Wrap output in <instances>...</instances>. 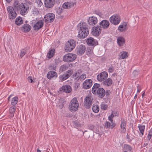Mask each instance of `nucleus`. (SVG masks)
<instances>
[{
    "label": "nucleus",
    "instance_id": "09e8293b",
    "mask_svg": "<svg viewBox=\"0 0 152 152\" xmlns=\"http://www.w3.org/2000/svg\"><path fill=\"white\" fill-rule=\"evenodd\" d=\"M107 105L104 104H102L101 106V108L102 109H103L104 110H106L107 109Z\"/></svg>",
    "mask_w": 152,
    "mask_h": 152
},
{
    "label": "nucleus",
    "instance_id": "a211bd4d",
    "mask_svg": "<svg viewBox=\"0 0 152 152\" xmlns=\"http://www.w3.org/2000/svg\"><path fill=\"white\" fill-rule=\"evenodd\" d=\"M86 47L84 45H81L78 46L77 48L76 51L78 55H82L85 52Z\"/></svg>",
    "mask_w": 152,
    "mask_h": 152
},
{
    "label": "nucleus",
    "instance_id": "58836bf2",
    "mask_svg": "<svg viewBox=\"0 0 152 152\" xmlns=\"http://www.w3.org/2000/svg\"><path fill=\"white\" fill-rule=\"evenodd\" d=\"M86 77V75L85 74H83L79 77H77L75 79L77 80H84Z\"/></svg>",
    "mask_w": 152,
    "mask_h": 152
},
{
    "label": "nucleus",
    "instance_id": "412c9836",
    "mask_svg": "<svg viewBox=\"0 0 152 152\" xmlns=\"http://www.w3.org/2000/svg\"><path fill=\"white\" fill-rule=\"evenodd\" d=\"M99 25H100L99 26L101 28H102L104 29H106L108 27L110 23L108 20H103L99 23Z\"/></svg>",
    "mask_w": 152,
    "mask_h": 152
},
{
    "label": "nucleus",
    "instance_id": "c85d7f7f",
    "mask_svg": "<svg viewBox=\"0 0 152 152\" xmlns=\"http://www.w3.org/2000/svg\"><path fill=\"white\" fill-rule=\"evenodd\" d=\"M128 56V54L127 52L126 51H122L120 53V55L119 59H123L127 58Z\"/></svg>",
    "mask_w": 152,
    "mask_h": 152
},
{
    "label": "nucleus",
    "instance_id": "13d9d810",
    "mask_svg": "<svg viewBox=\"0 0 152 152\" xmlns=\"http://www.w3.org/2000/svg\"><path fill=\"white\" fill-rule=\"evenodd\" d=\"M106 98H104L105 99V102L106 103L109 102H110V100L109 98V96H106Z\"/></svg>",
    "mask_w": 152,
    "mask_h": 152
},
{
    "label": "nucleus",
    "instance_id": "ddd939ff",
    "mask_svg": "<svg viewBox=\"0 0 152 152\" xmlns=\"http://www.w3.org/2000/svg\"><path fill=\"white\" fill-rule=\"evenodd\" d=\"M92 99L91 96H86L84 101V104L85 107L86 109H89L90 108L92 104Z\"/></svg>",
    "mask_w": 152,
    "mask_h": 152
},
{
    "label": "nucleus",
    "instance_id": "f3484780",
    "mask_svg": "<svg viewBox=\"0 0 152 152\" xmlns=\"http://www.w3.org/2000/svg\"><path fill=\"white\" fill-rule=\"evenodd\" d=\"M88 23L90 26H94L97 23V18L94 16L89 17L88 19Z\"/></svg>",
    "mask_w": 152,
    "mask_h": 152
},
{
    "label": "nucleus",
    "instance_id": "6ab92c4d",
    "mask_svg": "<svg viewBox=\"0 0 152 152\" xmlns=\"http://www.w3.org/2000/svg\"><path fill=\"white\" fill-rule=\"evenodd\" d=\"M55 3V0H45V5L47 8H52L54 6Z\"/></svg>",
    "mask_w": 152,
    "mask_h": 152
},
{
    "label": "nucleus",
    "instance_id": "5701e85b",
    "mask_svg": "<svg viewBox=\"0 0 152 152\" xmlns=\"http://www.w3.org/2000/svg\"><path fill=\"white\" fill-rule=\"evenodd\" d=\"M63 91L66 93H69L72 91V89L70 86L69 85H66L62 86L61 88Z\"/></svg>",
    "mask_w": 152,
    "mask_h": 152
},
{
    "label": "nucleus",
    "instance_id": "393cba45",
    "mask_svg": "<svg viewBox=\"0 0 152 152\" xmlns=\"http://www.w3.org/2000/svg\"><path fill=\"white\" fill-rule=\"evenodd\" d=\"M113 83L112 80L110 78L106 79L102 82L103 84L106 86H111Z\"/></svg>",
    "mask_w": 152,
    "mask_h": 152
},
{
    "label": "nucleus",
    "instance_id": "cd10ccee",
    "mask_svg": "<svg viewBox=\"0 0 152 152\" xmlns=\"http://www.w3.org/2000/svg\"><path fill=\"white\" fill-rule=\"evenodd\" d=\"M55 53V49H52L47 53L46 57L49 59H50L53 57Z\"/></svg>",
    "mask_w": 152,
    "mask_h": 152
},
{
    "label": "nucleus",
    "instance_id": "f257e3e1",
    "mask_svg": "<svg viewBox=\"0 0 152 152\" xmlns=\"http://www.w3.org/2000/svg\"><path fill=\"white\" fill-rule=\"evenodd\" d=\"M78 26L79 28L78 30V37L81 39H83L86 38L89 33V29L88 26L86 23H80Z\"/></svg>",
    "mask_w": 152,
    "mask_h": 152
},
{
    "label": "nucleus",
    "instance_id": "a878e982",
    "mask_svg": "<svg viewBox=\"0 0 152 152\" xmlns=\"http://www.w3.org/2000/svg\"><path fill=\"white\" fill-rule=\"evenodd\" d=\"M31 29V26L28 24H24L22 26V30L25 32H29Z\"/></svg>",
    "mask_w": 152,
    "mask_h": 152
},
{
    "label": "nucleus",
    "instance_id": "2eb2a0df",
    "mask_svg": "<svg viewBox=\"0 0 152 152\" xmlns=\"http://www.w3.org/2000/svg\"><path fill=\"white\" fill-rule=\"evenodd\" d=\"M55 18V15L52 13H49L45 15L44 19L45 22L49 23L52 22Z\"/></svg>",
    "mask_w": 152,
    "mask_h": 152
},
{
    "label": "nucleus",
    "instance_id": "72a5a7b5",
    "mask_svg": "<svg viewBox=\"0 0 152 152\" xmlns=\"http://www.w3.org/2000/svg\"><path fill=\"white\" fill-rule=\"evenodd\" d=\"M23 23V21L21 17H18L15 19V23L16 25L18 26H20Z\"/></svg>",
    "mask_w": 152,
    "mask_h": 152
},
{
    "label": "nucleus",
    "instance_id": "bf43d9fd",
    "mask_svg": "<svg viewBox=\"0 0 152 152\" xmlns=\"http://www.w3.org/2000/svg\"><path fill=\"white\" fill-rule=\"evenodd\" d=\"M75 124L76 126L77 127H80L81 126V124H80L77 123V122H75Z\"/></svg>",
    "mask_w": 152,
    "mask_h": 152
},
{
    "label": "nucleus",
    "instance_id": "338daca9",
    "mask_svg": "<svg viewBox=\"0 0 152 152\" xmlns=\"http://www.w3.org/2000/svg\"><path fill=\"white\" fill-rule=\"evenodd\" d=\"M142 95H145L144 94H145V92L144 91H143L142 92Z\"/></svg>",
    "mask_w": 152,
    "mask_h": 152
},
{
    "label": "nucleus",
    "instance_id": "c756f323",
    "mask_svg": "<svg viewBox=\"0 0 152 152\" xmlns=\"http://www.w3.org/2000/svg\"><path fill=\"white\" fill-rule=\"evenodd\" d=\"M126 121L124 120H122L120 126L121 128L123 129V130L121 132V133H124L126 132Z\"/></svg>",
    "mask_w": 152,
    "mask_h": 152
},
{
    "label": "nucleus",
    "instance_id": "c9c22d12",
    "mask_svg": "<svg viewBox=\"0 0 152 152\" xmlns=\"http://www.w3.org/2000/svg\"><path fill=\"white\" fill-rule=\"evenodd\" d=\"M139 130L142 136L143 135V133L144 131L145 126L144 125L142 126L139 124L138 126Z\"/></svg>",
    "mask_w": 152,
    "mask_h": 152
},
{
    "label": "nucleus",
    "instance_id": "c03bdc74",
    "mask_svg": "<svg viewBox=\"0 0 152 152\" xmlns=\"http://www.w3.org/2000/svg\"><path fill=\"white\" fill-rule=\"evenodd\" d=\"M27 52V50L24 49H22L21 50L20 53V56L21 58H22L23 57L25 54Z\"/></svg>",
    "mask_w": 152,
    "mask_h": 152
},
{
    "label": "nucleus",
    "instance_id": "20e7f679",
    "mask_svg": "<svg viewBox=\"0 0 152 152\" xmlns=\"http://www.w3.org/2000/svg\"><path fill=\"white\" fill-rule=\"evenodd\" d=\"M31 25L33 27L34 30L37 31L43 26L44 22L41 20L38 21L34 20L32 21Z\"/></svg>",
    "mask_w": 152,
    "mask_h": 152
},
{
    "label": "nucleus",
    "instance_id": "69168bd1",
    "mask_svg": "<svg viewBox=\"0 0 152 152\" xmlns=\"http://www.w3.org/2000/svg\"><path fill=\"white\" fill-rule=\"evenodd\" d=\"M7 2H10L11 1V0H6Z\"/></svg>",
    "mask_w": 152,
    "mask_h": 152
},
{
    "label": "nucleus",
    "instance_id": "aec40b11",
    "mask_svg": "<svg viewBox=\"0 0 152 152\" xmlns=\"http://www.w3.org/2000/svg\"><path fill=\"white\" fill-rule=\"evenodd\" d=\"M127 24L126 22H124L121 23L118 28V31L121 32L125 31L127 29Z\"/></svg>",
    "mask_w": 152,
    "mask_h": 152
},
{
    "label": "nucleus",
    "instance_id": "49530a36",
    "mask_svg": "<svg viewBox=\"0 0 152 152\" xmlns=\"http://www.w3.org/2000/svg\"><path fill=\"white\" fill-rule=\"evenodd\" d=\"M56 12L58 15H60L63 11V9L61 7H59L56 9Z\"/></svg>",
    "mask_w": 152,
    "mask_h": 152
},
{
    "label": "nucleus",
    "instance_id": "f704fd0d",
    "mask_svg": "<svg viewBox=\"0 0 152 152\" xmlns=\"http://www.w3.org/2000/svg\"><path fill=\"white\" fill-rule=\"evenodd\" d=\"M80 84L75 82L72 84V88L73 90L74 91H77L79 89Z\"/></svg>",
    "mask_w": 152,
    "mask_h": 152
},
{
    "label": "nucleus",
    "instance_id": "052dcab7",
    "mask_svg": "<svg viewBox=\"0 0 152 152\" xmlns=\"http://www.w3.org/2000/svg\"><path fill=\"white\" fill-rule=\"evenodd\" d=\"M108 119L109 121H110L111 122V123H113V119H112V118L110 116H109L108 117Z\"/></svg>",
    "mask_w": 152,
    "mask_h": 152
},
{
    "label": "nucleus",
    "instance_id": "f03ea898",
    "mask_svg": "<svg viewBox=\"0 0 152 152\" xmlns=\"http://www.w3.org/2000/svg\"><path fill=\"white\" fill-rule=\"evenodd\" d=\"M100 84L95 83L93 86L92 91L94 94L105 95V91L103 88H101Z\"/></svg>",
    "mask_w": 152,
    "mask_h": 152
},
{
    "label": "nucleus",
    "instance_id": "6e6552de",
    "mask_svg": "<svg viewBox=\"0 0 152 152\" xmlns=\"http://www.w3.org/2000/svg\"><path fill=\"white\" fill-rule=\"evenodd\" d=\"M29 9V7L27 3H21V7L19 11L21 15H24L28 13Z\"/></svg>",
    "mask_w": 152,
    "mask_h": 152
},
{
    "label": "nucleus",
    "instance_id": "473e14b6",
    "mask_svg": "<svg viewBox=\"0 0 152 152\" xmlns=\"http://www.w3.org/2000/svg\"><path fill=\"white\" fill-rule=\"evenodd\" d=\"M68 76V75H66V74L64 73L59 76V79L61 81L63 82L69 78Z\"/></svg>",
    "mask_w": 152,
    "mask_h": 152
},
{
    "label": "nucleus",
    "instance_id": "7c9ffc66",
    "mask_svg": "<svg viewBox=\"0 0 152 152\" xmlns=\"http://www.w3.org/2000/svg\"><path fill=\"white\" fill-rule=\"evenodd\" d=\"M115 124L113 123H110L108 121H106L104 123V126L106 128H113L115 126Z\"/></svg>",
    "mask_w": 152,
    "mask_h": 152
},
{
    "label": "nucleus",
    "instance_id": "774afa93",
    "mask_svg": "<svg viewBox=\"0 0 152 152\" xmlns=\"http://www.w3.org/2000/svg\"><path fill=\"white\" fill-rule=\"evenodd\" d=\"M37 152H41V151L39 149H38L37 150Z\"/></svg>",
    "mask_w": 152,
    "mask_h": 152
},
{
    "label": "nucleus",
    "instance_id": "4d7b16f0",
    "mask_svg": "<svg viewBox=\"0 0 152 152\" xmlns=\"http://www.w3.org/2000/svg\"><path fill=\"white\" fill-rule=\"evenodd\" d=\"M111 93L110 91L109 90H107L105 91L106 95H110Z\"/></svg>",
    "mask_w": 152,
    "mask_h": 152
},
{
    "label": "nucleus",
    "instance_id": "79ce46f5",
    "mask_svg": "<svg viewBox=\"0 0 152 152\" xmlns=\"http://www.w3.org/2000/svg\"><path fill=\"white\" fill-rule=\"evenodd\" d=\"M99 110V107L98 105H94L92 107V110L95 113H97Z\"/></svg>",
    "mask_w": 152,
    "mask_h": 152
},
{
    "label": "nucleus",
    "instance_id": "4468645a",
    "mask_svg": "<svg viewBox=\"0 0 152 152\" xmlns=\"http://www.w3.org/2000/svg\"><path fill=\"white\" fill-rule=\"evenodd\" d=\"M75 0H70L64 3L62 5V7L64 9H68L72 7L75 4Z\"/></svg>",
    "mask_w": 152,
    "mask_h": 152
},
{
    "label": "nucleus",
    "instance_id": "dca6fc26",
    "mask_svg": "<svg viewBox=\"0 0 152 152\" xmlns=\"http://www.w3.org/2000/svg\"><path fill=\"white\" fill-rule=\"evenodd\" d=\"M93 81L91 79L86 80L83 84V88L85 89L89 88L93 85Z\"/></svg>",
    "mask_w": 152,
    "mask_h": 152
},
{
    "label": "nucleus",
    "instance_id": "37998d69",
    "mask_svg": "<svg viewBox=\"0 0 152 152\" xmlns=\"http://www.w3.org/2000/svg\"><path fill=\"white\" fill-rule=\"evenodd\" d=\"M65 102L66 101L64 99L61 98L59 100V102L61 105H59V106L61 108L63 107L64 104V102Z\"/></svg>",
    "mask_w": 152,
    "mask_h": 152
},
{
    "label": "nucleus",
    "instance_id": "1a4fd4ad",
    "mask_svg": "<svg viewBox=\"0 0 152 152\" xmlns=\"http://www.w3.org/2000/svg\"><path fill=\"white\" fill-rule=\"evenodd\" d=\"M111 23L114 25H118L121 21L120 18L118 15H114L110 18Z\"/></svg>",
    "mask_w": 152,
    "mask_h": 152
},
{
    "label": "nucleus",
    "instance_id": "5fc2aeb1",
    "mask_svg": "<svg viewBox=\"0 0 152 152\" xmlns=\"http://www.w3.org/2000/svg\"><path fill=\"white\" fill-rule=\"evenodd\" d=\"M28 81L30 83H32L33 82L32 77L31 76H29L28 78Z\"/></svg>",
    "mask_w": 152,
    "mask_h": 152
},
{
    "label": "nucleus",
    "instance_id": "a18cd8bd",
    "mask_svg": "<svg viewBox=\"0 0 152 152\" xmlns=\"http://www.w3.org/2000/svg\"><path fill=\"white\" fill-rule=\"evenodd\" d=\"M73 71L72 70H69L67 71L66 73V75H68V77H69L73 74Z\"/></svg>",
    "mask_w": 152,
    "mask_h": 152
},
{
    "label": "nucleus",
    "instance_id": "680f3d73",
    "mask_svg": "<svg viewBox=\"0 0 152 152\" xmlns=\"http://www.w3.org/2000/svg\"><path fill=\"white\" fill-rule=\"evenodd\" d=\"M112 113L113 114H114V116H116L117 114V113L116 112H112Z\"/></svg>",
    "mask_w": 152,
    "mask_h": 152
},
{
    "label": "nucleus",
    "instance_id": "9d476101",
    "mask_svg": "<svg viewBox=\"0 0 152 152\" xmlns=\"http://www.w3.org/2000/svg\"><path fill=\"white\" fill-rule=\"evenodd\" d=\"M88 45L92 48L94 47L98 44L97 41L92 37L88 38L86 40Z\"/></svg>",
    "mask_w": 152,
    "mask_h": 152
},
{
    "label": "nucleus",
    "instance_id": "4be33fe9",
    "mask_svg": "<svg viewBox=\"0 0 152 152\" xmlns=\"http://www.w3.org/2000/svg\"><path fill=\"white\" fill-rule=\"evenodd\" d=\"M47 77L48 79L50 80L52 78H56L57 77V74L55 71H50L48 72Z\"/></svg>",
    "mask_w": 152,
    "mask_h": 152
},
{
    "label": "nucleus",
    "instance_id": "9b49d317",
    "mask_svg": "<svg viewBox=\"0 0 152 152\" xmlns=\"http://www.w3.org/2000/svg\"><path fill=\"white\" fill-rule=\"evenodd\" d=\"M107 72L106 71H103L99 73L97 76V79L99 82L103 81L108 77Z\"/></svg>",
    "mask_w": 152,
    "mask_h": 152
},
{
    "label": "nucleus",
    "instance_id": "e433bc0d",
    "mask_svg": "<svg viewBox=\"0 0 152 152\" xmlns=\"http://www.w3.org/2000/svg\"><path fill=\"white\" fill-rule=\"evenodd\" d=\"M18 101V97L17 96H15L12 99L11 102L13 106H15V105L17 104Z\"/></svg>",
    "mask_w": 152,
    "mask_h": 152
},
{
    "label": "nucleus",
    "instance_id": "de8ad7c7",
    "mask_svg": "<svg viewBox=\"0 0 152 152\" xmlns=\"http://www.w3.org/2000/svg\"><path fill=\"white\" fill-rule=\"evenodd\" d=\"M114 66H111L109 67L108 69V72L109 73H112L114 71Z\"/></svg>",
    "mask_w": 152,
    "mask_h": 152
},
{
    "label": "nucleus",
    "instance_id": "6e6d98bb",
    "mask_svg": "<svg viewBox=\"0 0 152 152\" xmlns=\"http://www.w3.org/2000/svg\"><path fill=\"white\" fill-rule=\"evenodd\" d=\"M141 90L140 87L138 85L137 86V94H138V92H140Z\"/></svg>",
    "mask_w": 152,
    "mask_h": 152
},
{
    "label": "nucleus",
    "instance_id": "a19ab883",
    "mask_svg": "<svg viewBox=\"0 0 152 152\" xmlns=\"http://www.w3.org/2000/svg\"><path fill=\"white\" fill-rule=\"evenodd\" d=\"M124 148L125 150L130 152L131 151L132 148L131 147L128 145L125 144L124 145Z\"/></svg>",
    "mask_w": 152,
    "mask_h": 152
},
{
    "label": "nucleus",
    "instance_id": "8fccbe9b",
    "mask_svg": "<svg viewBox=\"0 0 152 152\" xmlns=\"http://www.w3.org/2000/svg\"><path fill=\"white\" fill-rule=\"evenodd\" d=\"M49 68L50 70H54L56 69V66L53 64H51L49 66Z\"/></svg>",
    "mask_w": 152,
    "mask_h": 152
},
{
    "label": "nucleus",
    "instance_id": "423d86ee",
    "mask_svg": "<svg viewBox=\"0 0 152 152\" xmlns=\"http://www.w3.org/2000/svg\"><path fill=\"white\" fill-rule=\"evenodd\" d=\"M77 56L74 54L68 53L64 55L63 57L64 61L66 62H70L74 61L76 58Z\"/></svg>",
    "mask_w": 152,
    "mask_h": 152
},
{
    "label": "nucleus",
    "instance_id": "4c0bfd02",
    "mask_svg": "<svg viewBox=\"0 0 152 152\" xmlns=\"http://www.w3.org/2000/svg\"><path fill=\"white\" fill-rule=\"evenodd\" d=\"M68 68V65H66L65 64H63L60 66V70L61 72H63L67 69Z\"/></svg>",
    "mask_w": 152,
    "mask_h": 152
},
{
    "label": "nucleus",
    "instance_id": "3c124183",
    "mask_svg": "<svg viewBox=\"0 0 152 152\" xmlns=\"http://www.w3.org/2000/svg\"><path fill=\"white\" fill-rule=\"evenodd\" d=\"M94 48L91 47V48H87V51L89 53L91 54L93 53Z\"/></svg>",
    "mask_w": 152,
    "mask_h": 152
},
{
    "label": "nucleus",
    "instance_id": "7ed1b4c3",
    "mask_svg": "<svg viewBox=\"0 0 152 152\" xmlns=\"http://www.w3.org/2000/svg\"><path fill=\"white\" fill-rule=\"evenodd\" d=\"M76 42L73 39H69L66 43L65 49L66 52L72 51L75 47Z\"/></svg>",
    "mask_w": 152,
    "mask_h": 152
},
{
    "label": "nucleus",
    "instance_id": "b1692460",
    "mask_svg": "<svg viewBox=\"0 0 152 152\" xmlns=\"http://www.w3.org/2000/svg\"><path fill=\"white\" fill-rule=\"evenodd\" d=\"M117 42L118 44L120 46H123L125 43V39L122 37H120L117 39Z\"/></svg>",
    "mask_w": 152,
    "mask_h": 152
},
{
    "label": "nucleus",
    "instance_id": "bb28decb",
    "mask_svg": "<svg viewBox=\"0 0 152 152\" xmlns=\"http://www.w3.org/2000/svg\"><path fill=\"white\" fill-rule=\"evenodd\" d=\"M21 3H20L18 0L15 1L13 3V6L15 10L19 11L21 7Z\"/></svg>",
    "mask_w": 152,
    "mask_h": 152
},
{
    "label": "nucleus",
    "instance_id": "0eeeda50",
    "mask_svg": "<svg viewBox=\"0 0 152 152\" xmlns=\"http://www.w3.org/2000/svg\"><path fill=\"white\" fill-rule=\"evenodd\" d=\"M9 18L10 20H13L17 16V13L14 7L12 6H9L7 8Z\"/></svg>",
    "mask_w": 152,
    "mask_h": 152
},
{
    "label": "nucleus",
    "instance_id": "0e129e2a",
    "mask_svg": "<svg viewBox=\"0 0 152 152\" xmlns=\"http://www.w3.org/2000/svg\"><path fill=\"white\" fill-rule=\"evenodd\" d=\"M77 72L75 73V74H74L73 75V77H76L77 76Z\"/></svg>",
    "mask_w": 152,
    "mask_h": 152
},
{
    "label": "nucleus",
    "instance_id": "e2e57ef3",
    "mask_svg": "<svg viewBox=\"0 0 152 152\" xmlns=\"http://www.w3.org/2000/svg\"><path fill=\"white\" fill-rule=\"evenodd\" d=\"M110 116L112 118H113L114 116V114H113L112 113Z\"/></svg>",
    "mask_w": 152,
    "mask_h": 152
},
{
    "label": "nucleus",
    "instance_id": "603ef678",
    "mask_svg": "<svg viewBox=\"0 0 152 152\" xmlns=\"http://www.w3.org/2000/svg\"><path fill=\"white\" fill-rule=\"evenodd\" d=\"M37 3L39 7H41L42 4V3L41 1V0H37Z\"/></svg>",
    "mask_w": 152,
    "mask_h": 152
},
{
    "label": "nucleus",
    "instance_id": "2f4dec72",
    "mask_svg": "<svg viewBox=\"0 0 152 152\" xmlns=\"http://www.w3.org/2000/svg\"><path fill=\"white\" fill-rule=\"evenodd\" d=\"M16 108V107L15 106H12L10 108L9 111L10 113V117H12L14 116Z\"/></svg>",
    "mask_w": 152,
    "mask_h": 152
},
{
    "label": "nucleus",
    "instance_id": "864d4df0",
    "mask_svg": "<svg viewBox=\"0 0 152 152\" xmlns=\"http://www.w3.org/2000/svg\"><path fill=\"white\" fill-rule=\"evenodd\" d=\"M152 136V130H151L150 132H149V133L148 134V138L149 140H150Z\"/></svg>",
    "mask_w": 152,
    "mask_h": 152
},
{
    "label": "nucleus",
    "instance_id": "f8f14e48",
    "mask_svg": "<svg viewBox=\"0 0 152 152\" xmlns=\"http://www.w3.org/2000/svg\"><path fill=\"white\" fill-rule=\"evenodd\" d=\"M101 32V28L99 26H94L92 28L91 33L93 36L98 37L99 36Z\"/></svg>",
    "mask_w": 152,
    "mask_h": 152
},
{
    "label": "nucleus",
    "instance_id": "39448f33",
    "mask_svg": "<svg viewBox=\"0 0 152 152\" xmlns=\"http://www.w3.org/2000/svg\"><path fill=\"white\" fill-rule=\"evenodd\" d=\"M79 104L77 99L74 98L71 101V103L69 106V110L72 112L77 111L79 107Z\"/></svg>",
    "mask_w": 152,
    "mask_h": 152
},
{
    "label": "nucleus",
    "instance_id": "ea45409f",
    "mask_svg": "<svg viewBox=\"0 0 152 152\" xmlns=\"http://www.w3.org/2000/svg\"><path fill=\"white\" fill-rule=\"evenodd\" d=\"M32 14L35 15H38L39 14V12L38 10L36 7H34L32 9Z\"/></svg>",
    "mask_w": 152,
    "mask_h": 152
}]
</instances>
